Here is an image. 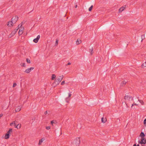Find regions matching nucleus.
Here are the masks:
<instances>
[{
  "mask_svg": "<svg viewBox=\"0 0 146 146\" xmlns=\"http://www.w3.org/2000/svg\"><path fill=\"white\" fill-rule=\"evenodd\" d=\"M34 68L33 67L27 69H26L24 72L27 73H29L30 72L31 70H33Z\"/></svg>",
  "mask_w": 146,
  "mask_h": 146,
  "instance_id": "39448f33",
  "label": "nucleus"
},
{
  "mask_svg": "<svg viewBox=\"0 0 146 146\" xmlns=\"http://www.w3.org/2000/svg\"><path fill=\"white\" fill-rule=\"evenodd\" d=\"M48 113V112H47V111H46L45 112H44V113L45 114V115H46V114H47Z\"/></svg>",
  "mask_w": 146,
  "mask_h": 146,
  "instance_id": "79ce46f5",
  "label": "nucleus"
},
{
  "mask_svg": "<svg viewBox=\"0 0 146 146\" xmlns=\"http://www.w3.org/2000/svg\"><path fill=\"white\" fill-rule=\"evenodd\" d=\"M58 40L57 39H56V42H55V46L57 45L58 44Z\"/></svg>",
  "mask_w": 146,
  "mask_h": 146,
  "instance_id": "bb28decb",
  "label": "nucleus"
},
{
  "mask_svg": "<svg viewBox=\"0 0 146 146\" xmlns=\"http://www.w3.org/2000/svg\"><path fill=\"white\" fill-rule=\"evenodd\" d=\"M18 125V127H19V124H18V125Z\"/></svg>",
  "mask_w": 146,
  "mask_h": 146,
  "instance_id": "8fccbe9b",
  "label": "nucleus"
},
{
  "mask_svg": "<svg viewBox=\"0 0 146 146\" xmlns=\"http://www.w3.org/2000/svg\"><path fill=\"white\" fill-rule=\"evenodd\" d=\"M40 36L39 35H38L37 37L36 38H35L33 40V41L35 43H36L38 42V40H39L40 38Z\"/></svg>",
  "mask_w": 146,
  "mask_h": 146,
  "instance_id": "423d86ee",
  "label": "nucleus"
},
{
  "mask_svg": "<svg viewBox=\"0 0 146 146\" xmlns=\"http://www.w3.org/2000/svg\"><path fill=\"white\" fill-rule=\"evenodd\" d=\"M22 106H18L15 109L16 112H17L20 111L21 108Z\"/></svg>",
  "mask_w": 146,
  "mask_h": 146,
  "instance_id": "6e6552de",
  "label": "nucleus"
},
{
  "mask_svg": "<svg viewBox=\"0 0 146 146\" xmlns=\"http://www.w3.org/2000/svg\"><path fill=\"white\" fill-rule=\"evenodd\" d=\"M9 131L10 132H12V129H10L9 130Z\"/></svg>",
  "mask_w": 146,
  "mask_h": 146,
  "instance_id": "ea45409f",
  "label": "nucleus"
},
{
  "mask_svg": "<svg viewBox=\"0 0 146 146\" xmlns=\"http://www.w3.org/2000/svg\"><path fill=\"white\" fill-rule=\"evenodd\" d=\"M143 123L144 124H145L146 123V118L144 119V121H143Z\"/></svg>",
  "mask_w": 146,
  "mask_h": 146,
  "instance_id": "58836bf2",
  "label": "nucleus"
},
{
  "mask_svg": "<svg viewBox=\"0 0 146 146\" xmlns=\"http://www.w3.org/2000/svg\"><path fill=\"white\" fill-rule=\"evenodd\" d=\"M137 98L138 99H139V97H137Z\"/></svg>",
  "mask_w": 146,
  "mask_h": 146,
  "instance_id": "864d4df0",
  "label": "nucleus"
},
{
  "mask_svg": "<svg viewBox=\"0 0 146 146\" xmlns=\"http://www.w3.org/2000/svg\"><path fill=\"white\" fill-rule=\"evenodd\" d=\"M14 126H15V128H17V129H19V128H20V127H21V126H20V125H19V127H18V125H17V124H16V123H15V124H14Z\"/></svg>",
  "mask_w": 146,
  "mask_h": 146,
  "instance_id": "4be33fe9",
  "label": "nucleus"
},
{
  "mask_svg": "<svg viewBox=\"0 0 146 146\" xmlns=\"http://www.w3.org/2000/svg\"><path fill=\"white\" fill-rule=\"evenodd\" d=\"M101 121L102 122L105 123L106 121V118H104L102 117L101 119Z\"/></svg>",
  "mask_w": 146,
  "mask_h": 146,
  "instance_id": "f3484780",
  "label": "nucleus"
},
{
  "mask_svg": "<svg viewBox=\"0 0 146 146\" xmlns=\"http://www.w3.org/2000/svg\"><path fill=\"white\" fill-rule=\"evenodd\" d=\"M15 124V123L14 122H12V123H11L10 125L12 126L13 125H14V124Z\"/></svg>",
  "mask_w": 146,
  "mask_h": 146,
  "instance_id": "c756f323",
  "label": "nucleus"
},
{
  "mask_svg": "<svg viewBox=\"0 0 146 146\" xmlns=\"http://www.w3.org/2000/svg\"><path fill=\"white\" fill-rule=\"evenodd\" d=\"M18 29V28L15 29L9 35V37H11L13 36L16 33Z\"/></svg>",
  "mask_w": 146,
  "mask_h": 146,
  "instance_id": "7ed1b4c3",
  "label": "nucleus"
},
{
  "mask_svg": "<svg viewBox=\"0 0 146 146\" xmlns=\"http://www.w3.org/2000/svg\"><path fill=\"white\" fill-rule=\"evenodd\" d=\"M140 136L142 137H143L145 136L144 133L142 132L140 134Z\"/></svg>",
  "mask_w": 146,
  "mask_h": 146,
  "instance_id": "412c9836",
  "label": "nucleus"
},
{
  "mask_svg": "<svg viewBox=\"0 0 146 146\" xmlns=\"http://www.w3.org/2000/svg\"><path fill=\"white\" fill-rule=\"evenodd\" d=\"M23 67H25V63H23Z\"/></svg>",
  "mask_w": 146,
  "mask_h": 146,
  "instance_id": "a19ab883",
  "label": "nucleus"
},
{
  "mask_svg": "<svg viewBox=\"0 0 146 146\" xmlns=\"http://www.w3.org/2000/svg\"><path fill=\"white\" fill-rule=\"evenodd\" d=\"M24 29V28L22 27L21 29H20L19 31V35H21L23 33V31Z\"/></svg>",
  "mask_w": 146,
  "mask_h": 146,
  "instance_id": "9d476101",
  "label": "nucleus"
},
{
  "mask_svg": "<svg viewBox=\"0 0 146 146\" xmlns=\"http://www.w3.org/2000/svg\"><path fill=\"white\" fill-rule=\"evenodd\" d=\"M136 146H139V144H138Z\"/></svg>",
  "mask_w": 146,
  "mask_h": 146,
  "instance_id": "3c124183",
  "label": "nucleus"
},
{
  "mask_svg": "<svg viewBox=\"0 0 146 146\" xmlns=\"http://www.w3.org/2000/svg\"><path fill=\"white\" fill-rule=\"evenodd\" d=\"M40 140H42V141H43L44 140V139L42 138L41 139H40Z\"/></svg>",
  "mask_w": 146,
  "mask_h": 146,
  "instance_id": "a18cd8bd",
  "label": "nucleus"
},
{
  "mask_svg": "<svg viewBox=\"0 0 146 146\" xmlns=\"http://www.w3.org/2000/svg\"><path fill=\"white\" fill-rule=\"evenodd\" d=\"M26 21H22V22H21V24H22V25L24 24L25 23V22H26Z\"/></svg>",
  "mask_w": 146,
  "mask_h": 146,
  "instance_id": "f704fd0d",
  "label": "nucleus"
},
{
  "mask_svg": "<svg viewBox=\"0 0 146 146\" xmlns=\"http://www.w3.org/2000/svg\"><path fill=\"white\" fill-rule=\"evenodd\" d=\"M42 140H40L39 141V143H38V145H40L42 143Z\"/></svg>",
  "mask_w": 146,
  "mask_h": 146,
  "instance_id": "c85d7f7f",
  "label": "nucleus"
},
{
  "mask_svg": "<svg viewBox=\"0 0 146 146\" xmlns=\"http://www.w3.org/2000/svg\"><path fill=\"white\" fill-rule=\"evenodd\" d=\"M71 64L70 62H68V63L66 64V65H70Z\"/></svg>",
  "mask_w": 146,
  "mask_h": 146,
  "instance_id": "37998d69",
  "label": "nucleus"
},
{
  "mask_svg": "<svg viewBox=\"0 0 146 146\" xmlns=\"http://www.w3.org/2000/svg\"><path fill=\"white\" fill-rule=\"evenodd\" d=\"M56 77V75L54 74H52V79L54 80V79Z\"/></svg>",
  "mask_w": 146,
  "mask_h": 146,
  "instance_id": "6ab92c4d",
  "label": "nucleus"
},
{
  "mask_svg": "<svg viewBox=\"0 0 146 146\" xmlns=\"http://www.w3.org/2000/svg\"><path fill=\"white\" fill-rule=\"evenodd\" d=\"M54 123V120H52L51 121V123L52 125H53V124Z\"/></svg>",
  "mask_w": 146,
  "mask_h": 146,
  "instance_id": "e433bc0d",
  "label": "nucleus"
},
{
  "mask_svg": "<svg viewBox=\"0 0 146 146\" xmlns=\"http://www.w3.org/2000/svg\"><path fill=\"white\" fill-rule=\"evenodd\" d=\"M142 67L143 68L144 67H146V62L144 63L143 64H142Z\"/></svg>",
  "mask_w": 146,
  "mask_h": 146,
  "instance_id": "b1692460",
  "label": "nucleus"
},
{
  "mask_svg": "<svg viewBox=\"0 0 146 146\" xmlns=\"http://www.w3.org/2000/svg\"><path fill=\"white\" fill-rule=\"evenodd\" d=\"M59 83H60L58 82V81L57 80H55V81H54L53 84L54 85V84H56V85H58L59 84Z\"/></svg>",
  "mask_w": 146,
  "mask_h": 146,
  "instance_id": "a211bd4d",
  "label": "nucleus"
},
{
  "mask_svg": "<svg viewBox=\"0 0 146 146\" xmlns=\"http://www.w3.org/2000/svg\"><path fill=\"white\" fill-rule=\"evenodd\" d=\"M134 105H135V106H137L138 105V104H135V103H134L132 105V106H131V108H132V106Z\"/></svg>",
  "mask_w": 146,
  "mask_h": 146,
  "instance_id": "7c9ffc66",
  "label": "nucleus"
},
{
  "mask_svg": "<svg viewBox=\"0 0 146 146\" xmlns=\"http://www.w3.org/2000/svg\"><path fill=\"white\" fill-rule=\"evenodd\" d=\"M3 115L2 114H0V118Z\"/></svg>",
  "mask_w": 146,
  "mask_h": 146,
  "instance_id": "c03bdc74",
  "label": "nucleus"
},
{
  "mask_svg": "<svg viewBox=\"0 0 146 146\" xmlns=\"http://www.w3.org/2000/svg\"><path fill=\"white\" fill-rule=\"evenodd\" d=\"M27 63H31V61H30V60L28 58H27Z\"/></svg>",
  "mask_w": 146,
  "mask_h": 146,
  "instance_id": "cd10ccee",
  "label": "nucleus"
},
{
  "mask_svg": "<svg viewBox=\"0 0 146 146\" xmlns=\"http://www.w3.org/2000/svg\"><path fill=\"white\" fill-rule=\"evenodd\" d=\"M71 95L72 94L70 93H69L68 94V97L66 98L65 99L66 101V102H68V101L70 100L69 98L70 97Z\"/></svg>",
  "mask_w": 146,
  "mask_h": 146,
  "instance_id": "f8f14e48",
  "label": "nucleus"
},
{
  "mask_svg": "<svg viewBox=\"0 0 146 146\" xmlns=\"http://www.w3.org/2000/svg\"><path fill=\"white\" fill-rule=\"evenodd\" d=\"M124 99L125 100V103L127 107H128V103L130 101H133V98L132 96L128 95H125V96Z\"/></svg>",
  "mask_w": 146,
  "mask_h": 146,
  "instance_id": "f257e3e1",
  "label": "nucleus"
},
{
  "mask_svg": "<svg viewBox=\"0 0 146 146\" xmlns=\"http://www.w3.org/2000/svg\"><path fill=\"white\" fill-rule=\"evenodd\" d=\"M63 77V75L59 76L58 78L57 79L58 81V82L60 83Z\"/></svg>",
  "mask_w": 146,
  "mask_h": 146,
  "instance_id": "9b49d317",
  "label": "nucleus"
},
{
  "mask_svg": "<svg viewBox=\"0 0 146 146\" xmlns=\"http://www.w3.org/2000/svg\"><path fill=\"white\" fill-rule=\"evenodd\" d=\"M77 7V5H75V7L76 8Z\"/></svg>",
  "mask_w": 146,
  "mask_h": 146,
  "instance_id": "de8ad7c7",
  "label": "nucleus"
},
{
  "mask_svg": "<svg viewBox=\"0 0 146 146\" xmlns=\"http://www.w3.org/2000/svg\"><path fill=\"white\" fill-rule=\"evenodd\" d=\"M93 7V5H91V7L89 9V10H89V11H91L92 10V9Z\"/></svg>",
  "mask_w": 146,
  "mask_h": 146,
  "instance_id": "393cba45",
  "label": "nucleus"
},
{
  "mask_svg": "<svg viewBox=\"0 0 146 146\" xmlns=\"http://www.w3.org/2000/svg\"><path fill=\"white\" fill-rule=\"evenodd\" d=\"M18 17L17 16H15L13 17L11 19V21L13 23L15 24L18 20Z\"/></svg>",
  "mask_w": 146,
  "mask_h": 146,
  "instance_id": "20e7f679",
  "label": "nucleus"
},
{
  "mask_svg": "<svg viewBox=\"0 0 146 146\" xmlns=\"http://www.w3.org/2000/svg\"><path fill=\"white\" fill-rule=\"evenodd\" d=\"M81 42V41L79 39H78L76 41V43L77 45L80 44Z\"/></svg>",
  "mask_w": 146,
  "mask_h": 146,
  "instance_id": "4468645a",
  "label": "nucleus"
},
{
  "mask_svg": "<svg viewBox=\"0 0 146 146\" xmlns=\"http://www.w3.org/2000/svg\"><path fill=\"white\" fill-rule=\"evenodd\" d=\"M80 143V137H76L74 141V145L75 146H79Z\"/></svg>",
  "mask_w": 146,
  "mask_h": 146,
  "instance_id": "f03ea898",
  "label": "nucleus"
},
{
  "mask_svg": "<svg viewBox=\"0 0 146 146\" xmlns=\"http://www.w3.org/2000/svg\"><path fill=\"white\" fill-rule=\"evenodd\" d=\"M144 141H145L144 138L143 137H142L141 141H140L139 140L138 141V143H140L141 144H145L146 143V142H145Z\"/></svg>",
  "mask_w": 146,
  "mask_h": 146,
  "instance_id": "0eeeda50",
  "label": "nucleus"
},
{
  "mask_svg": "<svg viewBox=\"0 0 146 146\" xmlns=\"http://www.w3.org/2000/svg\"><path fill=\"white\" fill-rule=\"evenodd\" d=\"M35 119V118L34 117H33L31 119V120L32 121V122Z\"/></svg>",
  "mask_w": 146,
  "mask_h": 146,
  "instance_id": "4c0bfd02",
  "label": "nucleus"
},
{
  "mask_svg": "<svg viewBox=\"0 0 146 146\" xmlns=\"http://www.w3.org/2000/svg\"><path fill=\"white\" fill-rule=\"evenodd\" d=\"M16 85H17V84L16 83H14L13 84V87H15L16 86Z\"/></svg>",
  "mask_w": 146,
  "mask_h": 146,
  "instance_id": "c9c22d12",
  "label": "nucleus"
},
{
  "mask_svg": "<svg viewBox=\"0 0 146 146\" xmlns=\"http://www.w3.org/2000/svg\"><path fill=\"white\" fill-rule=\"evenodd\" d=\"M144 141L146 142V139Z\"/></svg>",
  "mask_w": 146,
  "mask_h": 146,
  "instance_id": "603ef678",
  "label": "nucleus"
},
{
  "mask_svg": "<svg viewBox=\"0 0 146 146\" xmlns=\"http://www.w3.org/2000/svg\"><path fill=\"white\" fill-rule=\"evenodd\" d=\"M89 52H90L91 54H92L93 53V48H92L91 49H90Z\"/></svg>",
  "mask_w": 146,
  "mask_h": 146,
  "instance_id": "5701e85b",
  "label": "nucleus"
},
{
  "mask_svg": "<svg viewBox=\"0 0 146 146\" xmlns=\"http://www.w3.org/2000/svg\"><path fill=\"white\" fill-rule=\"evenodd\" d=\"M133 146H136V144H134Z\"/></svg>",
  "mask_w": 146,
  "mask_h": 146,
  "instance_id": "09e8293b",
  "label": "nucleus"
},
{
  "mask_svg": "<svg viewBox=\"0 0 146 146\" xmlns=\"http://www.w3.org/2000/svg\"><path fill=\"white\" fill-rule=\"evenodd\" d=\"M12 24L13 23L12 21H9L8 22L7 25L9 27H11L13 26Z\"/></svg>",
  "mask_w": 146,
  "mask_h": 146,
  "instance_id": "ddd939ff",
  "label": "nucleus"
},
{
  "mask_svg": "<svg viewBox=\"0 0 146 146\" xmlns=\"http://www.w3.org/2000/svg\"><path fill=\"white\" fill-rule=\"evenodd\" d=\"M65 83V82L64 81H63L61 83V85H62L64 84Z\"/></svg>",
  "mask_w": 146,
  "mask_h": 146,
  "instance_id": "2f4dec72",
  "label": "nucleus"
},
{
  "mask_svg": "<svg viewBox=\"0 0 146 146\" xmlns=\"http://www.w3.org/2000/svg\"><path fill=\"white\" fill-rule=\"evenodd\" d=\"M10 132H9V131H8V132H7V134H10Z\"/></svg>",
  "mask_w": 146,
  "mask_h": 146,
  "instance_id": "49530a36",
  "label": "nucleus"
},
{
  "mask_svg": "<svg viewBox=\"0 0 146 146\" xmlns=\"http://www.w3.org/2000/svg\"><path fill=\"white\" fill-rule=\"evenodd\" d=\"M9 137V134L6 133L5 135V139H8Z\"/></svg>",
  "mask_w": 146,
  "mask_h": 146,
  "instance_id": "2eb2a0df",
  "label": "nucleus"
},
{
  "mask_svg": "<svg viewBox=\"0 0 146 146\" xmlns=\"http://www.w3.org/2000/svg\"><path fill=\"white\" fill-rule=\"evenodd\" d=\"M126 5H125L124 7L123 6L121 7L119 10V13L121 12L125 9Z\"/></svg>",
  "mask_w": 146,
  "mask_h": 146,
  "instance_id": "1a4fd4ad",
  "label": "nucleus"
},
{
  "mask_svg": "<svg viewBox=\"0 0 146 146\" xmlns=\"http://www.w3.org/2000/svg\"><path fill=\"white\" fill-rule=\"evenodd\" d=\"M138 101L139 102L142 104V105H143L144 103L143 102V101L142 100H140L138 99Z\"/></svg>",
  "mask_w": 146,
  "mask_h": 146,
  "instance_id": "aec40b11",
  "label": "nucleus"
},
{
  "mask_svg": "<svg viewBox=\"0 0 146 146\" xmlns=\"http://www.w3.org/2000/svg\"><path fill=\"white\" fill-rule=\"evenodd\" d=\"M50 126H49L46 127V128L47 129H50Z\"/></svg>",
  "mask_w": 146,
  "mask_h": 146,
  "instance_id": "473e14b6",
  "label": "nucleus"
},
{
  "mask_svg": "<svg viewBox=\"0 0 146 146\" xmlns=\"http://www.w3.org/2000/svg\"><path fill=\"white\" fill-rule=\"evenodd\" d=\"M141 38H142L141 41H142L143 39L145 38L144 35H142L141 36Z\"/></svg>",
  "mask_w": 146,
  "mask_h": 146,
  "instance_id": "72a5a7b5",
  "label": "nucleus"
},
{
  "mask_svg": "<svg viewBox=\"0 0 146 146\" xmlns=\"http://www.w3.org/2000/svg\"><path fill=\"white\" fill-rule=\"evenodd\" d=\"M22 24H19L18 25V27H17V28H18L19 29V28H21L22 27Z\"/></svg>",
  "mask_w": 146,
  "mask_h": 146,
  "instance_id": "a878e982",
  "label": "nucleus"
},
{
  "mask_svg": "<svg viewBox=\"0 0 146 146\" xmlns=\"http://www.w3.org/2000/svg\"><path fill=\"white\" fill-rule=\"evenodd\" d=\"M126 83V82L124 81L121 82L120 84V86H123Z\"/></svg>",
  "mask_w": 146,
  "mask_h": 146,
  "instance_id": "dca6fc26",
  "label": "nucleus"
}]
</instances>
